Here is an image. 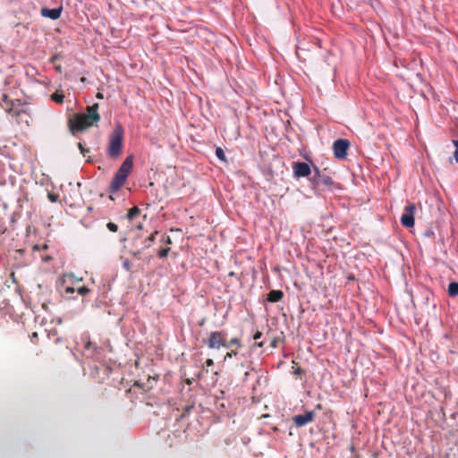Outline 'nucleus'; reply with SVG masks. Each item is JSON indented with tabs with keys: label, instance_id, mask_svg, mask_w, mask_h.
I'll list each match as a JSON object with an SVG mask.
<instances>
[{
	"label": "nucleus",
	"instance_id": "f257e3e1",
	"mask_svg": "<svg viewBox=\"0 0 458 458\" xmlns=\"http://www.w3.org/2000/svg\"><path fill=\"white\" fill-rule=\"evenodd\" d=\"M98 107V104L96 103L87 107V114H74L68 121L71 132L75 134V132L86 130L98 123L100 120Z\"/></svg>",
	"mask_w": 458,
	"mask_h": 458
},
{
	"label": "nucleus",
	"instance_id": "f03ea898",
	"mask_svg": "<svg viewBox=\"0 0 458 458\" xmlns=\"http://www.w3.org/2000/svg\"><path fill=\"white\" fill-rule=\"evenodd\" d=\"M133 168V156H129L123 162L117 172L115 173L110 186L109 192H117L125 183L128 176L132 172Z\"/></svg>",
	"mask_w": 458,
	"mask_h": 458
},
{
	"label": "nucleus",
	"instance_id": "7ed1b4c3",
	"mask_svg": "<svg viewBox=\"0 0 458 458\" xmlns=\"http://www.w3.org/2000/svg\"><path fill=\"white\" fill-rule=\"evenodd\" d=\"M123 133L124 131L123 126L118 123L109 138L107 153L110 157L117 158L121 155L123 150Z\"/></svg>",
	"mask_w": 458,
	"mask_h": 458
},
{
	"label": "nucleus",
	"instance_id": "20e7f679",
	"mask_svg": "<svg viewBox=\"0 0 458 458\" xmlns=\"http://www.w3.org/2000/svg\"><path fill=\"white\" fill-rule=\"evenodd\" d=\"M204 343L209 349L228 348L227 333L225 331H212Z\"/></svg>",
	"mask_w": 458,
	"mask_h": 458
},
{
	"label": "nucleus",
	"instance_id": "39448f33",
	"mask_svg": "<svg viewBox=\"0 0 458 458\" xmlns=\"http://www.w3.org/2000/svg\"><path fill=\"white\" fill-rule=\"evenodd\" d=\"M313 169L315 172V174L312 178L313 183L316 185L324 184L327 186H330L334 183L333 179L327 172V168L324 170H319L317 165H313Z\"/></svg>",
	"mask_w": 458,
	"mask_h": 458
},
{
	"label": "nucleus",
	"instance_id": "423d86ee",
	"mask_svg": "<svg viewBox=\"0 0 458 458\" xmlns=\"http://www.w3.org/2000/svg\"><path fill=\"white\" fill-rule=\"evenodd\" d=\"M350 148L349 140L345 139L336 140L333 143L334 155L338 159H344L347 156V151Z\"/></svg>",
	"mask_w": 458,
	"mask_h": 458
},
{
	"label": "nucleus",
	"instance_id": "0eeeda50",
	"mask_svg": "<svg viewBox=\"0 0 458 458\" xmlns=\"http://www.w3.org/2000/svg\"><path fill=\"white\" fill-rule=\"evenodd\" d=\"M415 205L409 204L405 207L404 212L401 216V223L404 227L411 228L414 225Z\"/></svg>",
	"mask_w": 458,
	"mask_h": 458
},
{
	"label": "nucleus",
	"instance_id": "6e6552de",
	"mask_svg": "<svg viewBox=\"0 0 458 458\" xmlns=\"http://www.w3.org/2000/svg\"><path fill=\"white\" fill-rule=\"evenodd\" d=\"M293 170L296 178L308 177L311 174L310 165L305 162H293Z\"/></svg>",
	"mask_w": 458,
	"mask_h": 458
},
{
	"label": "nucleus",
	"instance_id": "1a4fd4ad",
	"mask_svg": "<svg viewBox=\"0 0 458 458\" xmlns=\"http://www.w3.org/2000/svg\"><path fill=\"white\" fill-rule=\"evenodd\" d=\"M315 413L312 411H306L304 414L296 415L293 418L294 424L297 427H303L309 422H311L314 420Z\"/></svg>",
	"mask_w": 458,
	"mask_h": 458
},
{
	"label": "nucleus",
	"instance_id": "9d476101",
	"mask_svg": "<svg viewBox=\"0 0 458 458\" xmlns=\"http://www.w3.org/2000/svg\"><path fill=\"white\" fill-rule=\"evenodd\" d=\"M40 13L43 17H47L51 20H57L61 16L62 7L54 9L43 7L40 11Z\"/></svg>",
	"mask_w": 458,
	"mask_h": 458
},
{
	"label": "nucleus",
	"instance_id": "9b49d317",
	"mask_svg": "<svg viewBox=\"0 0 458 458\" xmlns=\"http://www.w3.org/2000/svg\"><path fill=\"white\" fill-rule=\"evenodd\" d=\"M284 297V293L281 290H272L267 294V300L269 302L280 301Z\"/></svg>",
	"mask_w": 458,
	"mask_h": 458
},
{
	"label": "nucleus",
	"instance_id": "f8f14e48",
	"mask_svg": "<svg viewBox=\"0 0 458 458\" xmlns=\"http://www.w3.org/2000/svg\"><path fill=\"white\" fill-rule=\"evenodd\" d=\"M448 294L451 297L458 296V282H452L448 285Z\"/></svg>",
	"mask_w": 458,
	"mask_h": 458
},
{
	"label": "nucleus",
	"instance_id": "ddd939ff",
	"mask_svg": "<svg viewBox=\"0 0 458 458\" xmlns=\"http://www.w3.org/2000/svg\"><path fill=\"white\" fill-rule=\"evenodd\" d=\"M51 99L55 103L62 104L64 99V95L62 91H55L51 95Z\"/></svg>",
	"mask_w": 458,
	"mask_h": 458
},
{
	"label": "nucleus",
	"instance_id": "4468645a",
	"mask_svg": "<svg viewBox=\"0 0 458 458\" xmlns=\"http://www.w3.org/2000/svg\"><path fill=\"white\" fill-rule=\"evenodd\" d=\"M97 347L89 340L85 343L84 351L89 352V355H94L97 352Z\"/></svg>",
	"mask_w": 458,
	"mask_h": 458
},
{
	"label": "nucleus",
	"instance_id": "2eb2a0df",
	"mask_svg": "<svg viewBox=\"0 0 458 458\" xmlns=\"http://www.w3.org/2000/svg\"><path fill=\"white\" fill-rule=\"evenodd\" d=\"M158 233L157 231L153 232L148 238L145 239V248H149L156 239V235Z\"/></svg>",
	"mask_w": 458,
	"mask_h": 458
},
{
	"label": "nucleus",
	"instance_id": "dca6fc26",
	"mask_svg": "<svg viewBox=\"0 0 458 458\" xmlns=\"http://www.w3.org/2000/svg\"><path fill=\"white\" fill-rule=\"evenodd\" d=\"M140 213V210L138 207L131 208L127 214V217L130 220H132L134 217H136Z\"/></svg>",
	"mask_w": 458,
	"mask_h": 458
},
{
	"label": "nucleus",
	"instance_id": "f3484780",
	"mask_svg": "<svg viewBox=\"0 0 458 458\" xmlns=\"http://www.w3.org/2000/svg\"><path fill=\"white\" fill-rule=\"evenodd\" d=\"M228 344V348L232 345H234L236 346V348H241L242 347V344H241V341L239 338L237 337H233L232 338L229 342H227Z\"/></svg>",
	"mask_w": 458,
	"mask_h": 458
},
{
	"label": "nucleus",
	"instance_id": "a211bd4d",
	"mask_svg": "<svg viewBox=\"0 0 458 458\" xmlns=\"http://www.w3.org/2000/svg\"><path fill=\"white\" fill-rule=\"evenodd\" d=\"M216 156L217 157V158H219L221 161H226V158H225V152L224 150L221 148H216Z\"/></svg>",
	"mask_w": 458,
	"mask_h": 458
},
{
	"label": "nucleus",
	"instance_id": "6ab92c4d",
	"mask_svg": "<svg viewBox=\"0 0 458 458\" xmlns=\"http://www.w3.org/2000/svg\"><path fill=\"white\" fill-rule=\"evenodd\" d=\"M171 250V249L169 247H166V248H164V249H161L157 255L159 258L163 259V258H165L167 257L169 251Z\"/></svg>",
	"mask_w": 458,
	"mask_h": 458
},
{
	"label": "nucleus",
	"instance_id": "aec40b11",
	"mask_svg": "<svg viewBox=\"0 0 458 458\" xmlns=\"http://www.w3.org/2000/svg\"><path fill=\"white\" fill-rule=\"evenodd\" d=\"M238 353L237 350H231L230 352H226V354L224 357V360H226L228 359H231L234 356H236Z\"/></svg>",
	"mask_w": 458,
	"mask_h": 458
},
{
	"label": "nucleus",
	"instance_id": "412c9836",
	"mask_svg": "<svg viewBox=\"0 0 458 458\" xmlns=\"http://www.w3.org/2000/svg\"><path fill=\"white\" fill-rule=\"evenodd\" d=\"M106 227H107V229H108L110 232H113V233H115V232H117V230H118V226H117V225H115V224H114V223H113V222H109V223H107Z\"/></svg>",
	"mask_w": 458,
	"mask_h": 458
},
{
	"label": "nucleus",
	"instance_id": "4be33fe9",
	"mask_svg": "<svg viewBox=\"0 0 458 458\" xmlns=\"http://www.w3.org/2000/svg\"><path fill=\"white\" fill-rule=\"evenodd\" d=\"M89 292H90V290L88 287H86V286H82V287L78 289V293L81 294V295H86Z\"/></svg>",
	"mask_w": 458,
	"mask_h": 458
},
{
	"label": "nucleus",
	"instance_id": "5701e85b",
	"mask_svg": "<svg viewBox=\"0 0 458 458\" xmlns=\"http://www.w3.org/2000/svg\"><path fill=\"white\" fill-rule=\"evenodd\" d=\"M453 143L455 147V151L454 153V158L458 163V140H453Z\"/></svg>",
	"mask_w": 458,
	"mask_h": 458
},
{
	"label": "nucleus",
	"instance_id": "b1692460",
	"mask_svg": "<svg viewBox=\"0 0 458 458\" xmlns=\"http://www.w3.org/2000/svg\"><path fill=\"white\" fill-rule=\"evenodd\" d=\"M78 148L81 151V153L85 157L86 153H88L89 150V148H86L81 142L78 143Z\"/></svg>",
	"mask_w": 458,
	"mask_h": 458
},
{
	"label": "nucleus",
	"instance_id": "393cba45",
	"mask_svg": "<svg viewBox=\"0 0 458 458\" xmlns=\"http://www.w3.org/2000/svg\"><path fill=\"white\" fill-rule=\"evenodd\" d=\"M38 333L37 332H34L31 334V335H30V341L32 344H38Z\"/></svg>",
	"mask_w": 458,
	"mask_h": 458
},
{
	"label": "nucleus",
	"instance_id": "a878e982",
	"mask_svg": "<svg viewBox=\"0 0 458 458\" xmlns=\"http://www.w3.org/2000/svg\"><path fill=\"white\" fill-rule=\"evenodd\" d=\"M278 338H273L269 344V346L273 349L277 347Z\"/></svg>",
	"mask_w": 458,
	"mask_h": 458
},
{
	"label": "nucleus",
	"instance_id": "bb28decb",
	"mask_svg": "<svg viewBox=\"0 0 458 458\" xmlns=\"http://www.w3.org/2000/svg\"><path fill=\"white\" fill-rule=\"evenodd\" d=\"M58 59H59V55H53V56L50 58V60H49V61H50V63H52V64H55V62H56Z\"/></svg>",
	"mask_w": 458,
	"mask_h": 458
},
{
	"label": "nucleus",
	"instance_id": "cd10ccee",
	"mask_svg": "<svg viewBox=\"0 0 458 458\" xmlns=\"http://www.w3.org/2000/svg\"><path fill=\"white\" fill-rule=\"evenodd\" d=\"M123 267H124L127 271H129V270L131 269V264H130V262H129V261H127V260H126V261H124V262H123Z\"/></svg>",
	"mask_w": 458,
	"mask_h": 458
},
{
	"label": "nucleus",
	"instance_id": "c85d7f7f",
	"mask_svg": "<svg viewBox=\"0 0 458 458\" xmlns=\"http://www.w3.org/2000/svg\"><path fill=\"white\" fill-rule=\"evenodd\" d=\"M205 364H206V366H207V367H211V366H213V365H214V361H213V360H212V359H208V360H206Z\"/></svg>",
	"mask_w": 458,
	"mask_h": 458
},
{
	"label": "nucleus",
	"instance_id": "c756f323",
	"mask_svg": "<svg viewBox=\"0 0 458 458\" xmlns=\"http://www.w3.org/2000/svg\"><path fill=\"white\" fill-rule=\"evenodd\" d=\"M74 291H75V290H74V288H73V287H70V286H68V287H66V288H65V293H74Z\"/></svg>",
	"mask_w": 458,
	"mask_h": 458
},
{
	"label": "nucleus",
	"instance_id": "7c9ffc66",
	"mask_svg": "<svg viewBox=\"0 0 458 458\" xmlns=\"http://www.w3.org/2000/svg\"><path fill=\"white\" fill-rule=\"evenodd\" d=\"M261 335H262V333H261V332H259V331H258V332L253 335V339H254V340H258V339H259V338L261 337Z\"/></svg>",
	"mask_w": 458,
	"mask_h": 458
},
{
	"label": "nucleus",
	"instance_id": "2f4dec72",
	"mask_svg": "<svg viewBox=\"0 0 458 458\" xmlns=\"http://www.w3.org/2000/svg\"><path fill=\"white\" fill-rule=\"evenodd\" d=\"M55 69L56 72H58L59 73L62 72V66L60 64H55Z\"/></svg>",
	"mask_w": 458,
	"mask_h": 458
},
{
	"label": "nucleus",
	"instance_id": "473e14b6",
	"mask_svg": "<svg viewBox=\"0 0 458 458\" xmlns=\"http://www.w3.org/2000/svg\"><path fill=\"white\" fill-rule=\"evenodd\" d=\"M49 199H50V200H51V201L55 202V201H56V199H57V196H56V195L50 194V195H49Z\"/></svg>",
	"mask_w": 458,
	"mask_h": 458
},
{
	"label": "nucleus",
	"instance_id": "72a5a7b5",
	"mask_svg": "<svg viewBox=\"0 0 458 458\" xmlns=\"http://www.w3.org/2000/svg\"><path fill=\"white\" fill-rule=\"evenodd\" d=\"M253 346L254 347H263L264 346V342L256 343V344H254Z\"/></svg>",
	"mask_w": 458,
	"mask_h": 458
},
{
	"label": "nucleus",
	"instance_id": "f704fd0d",
	"mask_svg": "<svg viewBox=\"0 0 458 458\" xmlns=\"http://www.w3.org/2000/svg\"><path fill=\"white\" fill-rule=\"evenodd\" d=\"M295 374L301 375L303 373L302 369L301 368H297L294 371Z\"/></svg>",
	"mask_w": 458,
	"mask_h": 458
},
{
	"label": "nucleus",
	"instance_id": "c9c22d12",
	"mask_svg": "<svg viewBox=\"0 0 458 458\" xmlns=\"http://www.w3.org/2000/svg\"><path fill=\"white\" fill-rule=\"evenodd\" d=\"M164 241H165L166 243H168V244H170V243L172 242V240H171V238H170L169 236H166V237L164 239Z\"/></svg>",
	"mask_w": 458,
	"mask_h": 458
},
{
	"label": "nucleus",
	"instance_id": "e433bc0d",
	"mask_svg": "<svg viewBox=\"0 0 458 458\" xmlns=\"http://www.w3.org/2000/svg\"><path fill=\"white\" fill-rule=\"evenodd\" d=\"M205 323H206V318H203L199 322V326L202 327V326H204V325H205Z\"/></svg>",
	"mask_w": 458,
	"mask_h": 458
},
{
	"label": "nucleus",
	"instance_id": "4c0bfd02",
	"mask_svg": "<svg viewBox=\"0 0 458 458\" xmlns=\"http://www.w3.org/2000/svg\"><path fill=\"white\" fill-rule=\"evenodd\" d=\"M97 98L102 99L104 98L103 94L101 92H98L96 95Z\"/></svg>",
	"mask_w": 458,
	"mask_h": 458
},
{
	"label": "nucleus",
	"instance_id": "58836bf2",
	"mask_svg": "<svg viewBox=\"0 0 458 458\" xmlns=\"http://www.w3.org/2000/svg\"><path fill=\"white\" fill-rule=\"evenodd\" d=\"M3 100L6 103L8 102V96L6 94L3 95Z\"/></svg>",
	"mask_w": 458,
	"mask_h": 458
},
{
	"label": "nucleus",
	"instance_id": "ea45409f",
	"mask_svg": "<svg viewBox=\"0 0 458 458\" xmlns=\"http://www.w3.org/2000/svg\"><path fill=\"white\" fill-rule=\"evenodd\" d=\"M5 110L9 114H11L13 112V108L12 107H7Z\"/></svg>",
	"mask_w": 458,
	"mask_h": 458
},
{
	"label": "nucleus",
	"instance_id": "a19ab883",
	"mask_svg": "<svg viewBox=\"0 0 458 458\" xmlns=\"http://www.w3.org/2000/svg\"><path fill=\"white\" fill-rule=\"evenodd\" d=\"M186 383H187L188 385H190V384H191V380H189V379H187Z\"/></svg>",
	"mask_w": 458,
	"mask_h": 458
}]
</instances>
